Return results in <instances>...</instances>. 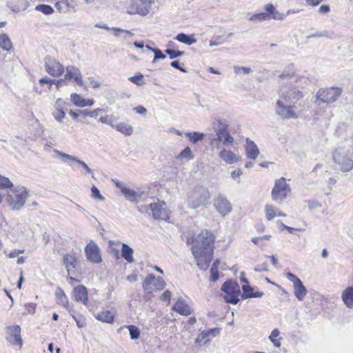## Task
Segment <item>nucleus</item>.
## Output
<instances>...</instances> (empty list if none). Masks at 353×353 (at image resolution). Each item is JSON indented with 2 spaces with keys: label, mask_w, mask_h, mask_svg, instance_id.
Wrapping results in <instances>:
<instances>
[{
  "label": "nucleus",
  "mask_w": 353,
  "mask_h": 353,
  "mask_svg": "<svg viewBox=\"0 0 353 353\" xmlns=\"http://www.w3.org/2000/svg\"><path fill=\"white\" fill-rule=\"evenodd\" d=\"M215 236L211 231L203 230L195 239L188 238L192 244V252L199 269L205 270L212 260Z\"/></svg>",
  "instance_id": "obj_1"
},
{
  "label": "nucleus",
  "mask_w": 353,
  "mask_h": 353,
  "mask_svg": "<svg viewBox=\"0 0 353 353\" xmlns=\"http://www.w3.org/2000/svg\"><path fill=\"white\" fill-rule=\"evenodd\" d=\"M210 198V194L207 188L196 185L188 193L187 206L192 209L199 208L205 205L209 201Z\"/></svg>",
  "instance_id": "obj_2"
},
{
  "label": "nucleus",
  "mask_w": 353,
  "mask_h": 353,
  "mask_svg": "<svg viewBox=\"0 0 353 353\" xmlns=\"http://www.w3.org/2000/svg\"><path fill=\"white\" fill-rule=\"evenodd\" d=\"M332 159L341 172L346 173L353 170V153L351 151L337 148L332 154Z\"/></svg>",
  "instance_id": "obj_3"
},
{
  "label": "nucleus",
  "mask_w": 353,
  "mask_h": 353,
  "mask_svg": "<svg viewBox=\"0 0 353 353\" xmlns=\"http://www.w3.org/2000/svg\"><path fill=\"white\" fill-rule=\"evenodd\" d=\"M28 192L25 187L10 190L6 198L7 203L12 210H19L23 207Z\"/></svg>",
  "instance_id": "obj_4"
},
{
  "label": "nucleus",
  "mask_w": 353,
  "mask_h": 353,
  "mask_svg": "<svg viewBox=\"0 0 353 353\" xmlns=\"http://www.w3.org/2000/svg\"><path fill=\"white\" fill-rule=\"evenodd\" d=\"M291 190L284 177L276 179L271 193L272 199L279 204L282 203L291 193Z\"/></svg>",
  "instance_id": "obj_5"
},
{
  "label": "nucleus",
  "mask_w": 353,
  "mask_h": 353,
  "mask_svg": "<svg viewBox=\"0 0 353 353\" xmlns=\"http://www.w3.org/2000/svg\"><path fill=\"white\" fill-rule=\"evenodd\" d=\"M342 93V89L338 87H330L320 89L316 94L315 103H331L337 100Z\"/></svg>",
  "instance_id": "obj_6"
},
{
  "label": "nucleus",
  "mask_w": 353,
  "mask_h": 353,
  "mask_svg": "<svg viewBox=\"0 0 353 353\" xmlns=\"http://www.w3.org/2000/svg\"><path fill=\"white\" fill-rule=\"evenodd\" d=\"M221 289L225 293L224 299L226 303L234 305L238 303L239 301L240 287L236 282L228 280L223 283Z\"/></svg>",
  "instance_id": "obj_7"
},
{
  "label": "nucleus",
  "mask_w": 353,
  "mask_h": 353,
  "mask_svg": "<svg viewBox=\"0 0 353 353\" xmlns=\"http://www.w3.org/2000/svg\"><path fill=\"white\" fill-rule=\"evenodd\" d=\"M281 98L284 100L285 103H296L299 100L303 98L302 92L294 86H282L280 89Z\"/></svg>",
  "instance_id": "obj_8"
},
{
  "label": "nucleus",
  "mask_w": 353,
  "mask_h": 353,
  "mask_svg": "<svg viewBox=\"0 0 353 353\" xmlns=\"http://www.w3.org/2000/svg\"><path fill=\"white\" fill-rule=\"evenodd\" d=\"M164 280L160 277H155L154 274L148 275L143 282V288L145 291L151 293L154 290H161L165 287Z\"/></svg>",
  "instance_id": "obj_9"
},
{
  "label": "nucleus",
  "mask_w": 353,
  "mask_h": 353,
  "mask_svg": "<svg viewBox=\"0 0 353 353\" xmlns=\"http://www.w3.org/2000/svg\"><path fill=\"white\" fill-rule=\"evenodd\" d=\"M152 0H139L138 2H132L128 8V12L131 14H139L145 16L149 13Z\"/></svg>",
  "instance_id": "obj_10"
},
{
  "label": "nucleus",
  "mask_w": 353,
  "mask_h": 353,
  "mask_svg": "<svg viewBox=\"0 0 353 353\" xmlns=\"http://www.w3.org/2000/svg\"><path fill=\"white\" fill-rule=\"evenodd\" d=\"M46 71L51 76L58 77L64 72V67L55 59L46 57L44 59Z\"/></svg>",
  "instance_id": "obj_11"
},
{
  "label": "nucleus",
  "mask_w": 353,
  "mask_h": 353,
  "mask_svg": "<svg viewBox=\"0 0 353 353\" xmlns=\"http://www.w3.org/2000/svg\"><path fill=\"white\" fill-rule=\"evenodd\" d=\"M286 277L294 284V294L296 298L299 301H302L307 294V289L301 279L292 272H288Z\"/></svg>",
  "instance_id": "obj_12"
},
{
  "label": "nucleus",
  "mask_w": 353,
  "mask_h": 353,
  "mask_svg": "<svg viewBox=\"0 0 353 353\" xmlns=\"http://www.w3.org/2000/svg\"><path fill=\"white\" fill-rule=\"evenodd\" d=\"M213 205L217 212L223 216H225L229 214L232 210V207L230 201L225 196L221 194H219L217 197L214 199Z\"/></svg>",
  "instance_id": "obj_13"
},
{
  "label": "nucleus",
  "mask_w": 353,
  "mask_h": 353,
  "mask_svg": "<svg viewBox=\"0 0 353 353\" xmlns=\"http://www.w3.org/2000/svg\"><path fill=\"white\" fill-rule=\"evenodd\" d=\"M63 263L65 265L70 281H77L72 275L74 274L78 267L77 258L74 254H65L63 257Z\"/></svg>",
  "instance_id": "obj_14"
},
{
  "label": "nucleus",
  "mask_w": 353,
  "mask_h": 353,
  "mask_svg": "<svg viewBox=\"0 0 353 353\" xmlns=\"http://www.w3.org/2000/svg\"><path fill=\"white\" fill-rule=\"evenodd\" d=\"M85 254L88 260L94 263H100L102 261L100 255V249L99 246L92 241L85 246Z\"/></svg>",
  "instance_id": "obj_15"
},
{
  "label": "nucleus",
  "mask_w": 353,
  "mask_h": 353,
  "mask_svg": "<svg viewBox=\"0 0 353 353\" xmlns=\"http://www.w3.org/2000/svg\"><path fill=\"white\" fill-rule=\"evenodd\" d=\"M288 103L284 104L282 100H279L276 103V113L284 119H296L297 118L296 113L292 110L294 106Z\"/></svg>",
  "instance_id": "obj_16"
},
{
  "label": "nucleus",
  "mask_w": 353,
  "mask_h": 353,
  "mask_svg": "<svg viewBox=\"0 0 353 353\" xmlns=\"http://www.w3.org/2000/svg\"><path fill=\"white\" fill-rule=\"evenodd\" d=\"M164 202L152 203L151 213L154 219L164 220L168 217V212L165 208Z\"/></svg>",
  "instance_id": "obj_17"
},
{
  "label": "nucleus",
  "mask_w": 353,
  "mask_h": 353,
  "mask_svg": "<svg viewBox=\"0 0 353 353\" xmlns=\"http://www.w3.org/2000/svg\"><path fill=\"white\" fill-rule=\"evenodd\" d=\"M73 296L75 301L81 302L85 305L88 303L87 288L83 285H78L74 288Z\"/></svg>",
  "instance_id": "obj_18"
},
{
  "label": "nucleus",
  "mask_w": 353,
  "mask_h": 353,
  "mask_svg": "<svg viewBox=\"0 0 353 353\" xmlns=\"http://www.w3.org/2000/svg\"><path fill=\"white\" fill-rule=\"evenodd\" d=\"M55 296H56L57 302L58 304H59V305H62L63 307H64L65 308H66V310L69 312H73V313L74 312V310L73 309V305H70L68 300V297L61 288H58L57 289V290L55 292Z\"/></svg>",
  "instance_id": "obj_19"
},
{
  "label": "nucleus",
  "mask_w": 353,
  "mask_h": 353,
  "mask_svg": "<svg viewBox=\"0 0 353 353\" xmlns=\"http://www.w3.org/2000/svg\"><path fill=\"white\" fill-rule=\"evenodd\" d=\"M172 310L181 315L188 316L192 314L190 307L182 299H179L173 305Z\"/></svg>",
  "instance_id": "obj_20"
},
{
  "label": "nucleus",
  "mask_w": 353,
  "mask_h": 353,
  "mask_svg": "<svg viewBox=\"0 0 353 353\" xmlns=\"http://www.w3.org/2000/svg\"><path fill=\"white\" fill-rule=\"evenodd\" d=\"M245 150L247 157L251 159H256L259 154V149L254 141L250 139H246V144L245 145Z\"/></svg>",
  "instance_id": "obj_21"
},
{
  "label": "nucleus",
  "mask_w": 353,
  "mask_h": 353,
  "mask_svg": "<svg viewBox=\"0 0 353 353\" xmlns=\"http://www.w3.org/2000/svg\"><path fill=\"white\" fill-rule=\"evenodd\" d=\"M264 10L265 11H267V14H268L269 20H283L285 19L286 15L279 12L272 3L266 4L264 7Z\"/></svg>",
  "instance_id": "obj_22"
},
{
  "label": "nucleus",
  "mask_w": 353,
  "mask_h": 353,
  "mask_svg": "<svg viewBox=\"0 0 353 353\" xmlns=\"http://www.w3.org/2000/svg\"><path fill=\"white\" fill-rule=\"evenodd\" d=\"M10 342L16 345H22V339L21 336V327L19 325H15L11 326L10 328Z\"/></svg>",
  "instance_id": "obj_23"
},
{
  "label": "nucleus",
  "mask_w": 353,
  "mask_h": 353,
  "mask_svg": "<svg viewBox=\"0 0 353 353\" xmlns=\"http://www.w3.org/2000/svg\"><path fill=\"white\" fill-rule=\"evenodd\" d=\"M253 288H252L249 285H242V291L241 299H247L250 298H259L261 297L263 294L261 292H253Z\"/></svg>",
  "instance_id": "obj_24"
},
{
  "label": "nucleus",
  "mask_w": 353,
  "mask_h": 353,
  "mask_svg": "<svg viewBox=\"0 0 353 353\" xmlns=\"http://www.w3.org/2000/svg\"><path fill=\"white\" fill-rule=\"evenodd\" d=\"M342 300L348 308H353V287L349 286L342 293Z\"/></svg>",
  "instance_id": "obj_25"
},
{
  "label": "nucleus",
  "mask_w": 353,
  "mask_h": 353,
  "mask_svg": "<svg viewBox=\"0 0 353 353\" xmlns=\"http://www.w3.org/2000/svg\"><path fill=\"white\" fill-rule=\"evenodd\" d=\"M95 318L100 321L112 323L114 322V314L109 310H102L95 315Z\"/></svg>",
  "instance_id": "obj_26"
},
{
  "label": "nucleus",
  "mask_w": 353,
  "mask_h": 353,
  "mask_svg": "<svg viewBox=\"0 0 353 353\" xmlns=\"http://www.w3.org/2000/svg\"><path fill=\"white\" fill-rule=\"evenodd\" d=\"M219 157L228 164H233L238 161L237 157L233 152L225 149L220 152Z\"/></svg>",
  "instance_id": "obj_27"
},
{
  "label": "nucleus",
  "mask_w": 353,
  "mask_h": 353,
  "mask_svg": "<svg viewBox=\"0 0 353 353\" xmlns=\"http://www.w3.org/2000/svg\"><path fill=\"white\" fill-rule=\"evenodd\" d=\"M111 126L126 136H130L133 132L132 126L123 122L111 124Z\"/></svg>",
  "instance_id": "obj_28"
},
{
  "label": "nucleus",
  "mask_w": 353,
  "mask_h": 353,
  "mask_svg": "<svg viewBox=\"0 0 353 353\" xmlns=\"http://www.w3.org/2000/svg\"><path fill=\"white\" fill-rule=\"evenodd\" d=\"M175 39L179 42L183 44L191 46L196 42V39L194 38V34H187L185 33L178 34Z\"/></svg>",
  "instance_id": "obj_29"
},
{
  "label": "nucleus",
  "mask_w": 353,
  "mask_h": 353,
  "mask_svg": "<svg viewBox=\"0 0 353 353\" xmlns=\"http://www.w3.org/2000/svg\"><path fill=\"white\" fill-rule=\"evenodd\" d=\"M0 48L8 52L12 49V43L7 34L2 33L0 34Z\"/></svg>",
  "instance_id": "obj_30"
},
{
  "label": "nucleus",
  "mask_w": 353,
  "mask_h": 353,
  "mask_svg": "<svg viewBox=\"0 0 353 353\" xmlns=\"http://www.w3.org/2000/svg\"><path fill=\"white\" fill-rule=\"evenodd\" d=\"M133 252V249L127 243L122 244L121 256L128 263H132L134 261Z\"/></svg>",
  "instance_id": "obj_31"
},
{
  "label": "nucleus",
  "mask_w": 353,
  "mask_h": 353,
  "mask_svg": "<svg viewBox=\"0 0 353 353\" xmlns=\"http://www.w3.org/2000/svg\"><path fill=\"white\" fill-rule=\"evenodd\" d=\"M121 192L125 198L130 202L137 203V193L134 190L126 187L121 188Z\"/></svg>",
  "instance_id": "obj_32"
},
{
  "label": "nucleus",
  "mask_w": 353,
  "mask_h": 353,
  "mask_svg": "<svg viewBox=\"0 0 353 353\" xmlns=\"http://www.w3.org/2000/svg\"><path fill=\"white\" fill-rule=\"evenodd\" d=\"M264 212L266 219L268 221H270L276 217V214L278 212V208L274 206L272 204H266L265 206Z\"/></svg>",
  "instance_id": "obj_33"
},
{
  "label": "nucleus",
  "mask_w": 353,
  "mask_h": 353,
  "mask_svg": "<svg viewBox=\"0 0 353 353\" xmlns=\"http://www.w3.org/2000/svg\"><path fill=\"white\" fill-rule=\"evenodd\" d=\"M70 314L75 321L79 328L84 327L86 325V319L83 314L76 312L75 310L74 313L70 312Z\"/></svg>",
  "instance_id": "obj_34"
},
{
  "label": "nucleus",
  "mask_w": 353,
  "mask_h": 353,
  "mask_svg": "<svg viewBox=\"0 0 353 353\" xmlns=\"http://www.w3.org/2000/svg\"><path fill=\"white\" fill-rule=\"evenodd\" d=\"M66 74H65V79H72L77 77L81 74L79 69L75 66L68 65L65 68Z\"/></svg>",
  "instance_id": "obj_35"
},
{
  "label": "nucleus",
  "mask_w": 353,
  "mask_h": 353,
  "mask_svg": "<svg viewBox=\"0 0 353 353\" xmlns=\"http://www.w3.org/2000/svg\"><path fill=\"white\" fill-rule=\"evenodd\" d=\"M185 135L193 143H196L199 141L203 140V139L204 138V134L198 132H189L185 133Z\"/></svg>",
  "instance_id": "obj_36"
},
{
  "label": "nucleus",
  "mask_w": 353,
  "mask_h": 353,
  "mask_svg": "<svg viewBox=\"0 0 353 353\" xmlns=\"http://www.w3.org/2000/svg\"><path fill=\"white\" fill-rule=\"evenodd\" d=\"M35 10L42 12L45 15H50L54 12V10L51 6L46 4H39L35 7Z\"/></svg>",
  "instance_id": "obj_37"
},
{
  "label": "nucleus",
  "mask_w": 353,
  "mask_h": 353,
  "mask_svg": "<svg viewBox=\"0 0 353 353\" xmlns=\"http://www.w3.org/2000/svg\"><path fill=\"white\" fill-rule=\"evenodd\" d=\"M79 111V114H81V116L83 117H90L96 118L99 114V113L103 112V110L101 108H97L94 110H83Z\"/></svg>",
  "instance_id": "obj_38"
},
{
  "label": "nucleus",
  "mask_w": 353,
  "mask_h": 353,
  "mask_svg": "<svg viewBox=\"0 0 353 353\" xmlns=\"http://www.w3.org/2000/svg\"><path fill=\"white\" fill-rule=\"evenodd\" d=\"M125 327L128 329L131 339L134 340L139 338L140 330L137 326L134 325H125Z\"/></svg>",
  "instance_id": "obj_39"
},
{
  "label": "nucleus",
  "mask_w": 353,
  "mask_h": 353,
  "mask_svg": "<svg viewBox=\"0 0 353 353\" xmlns=\"http://www.w3.org/2000/svg\"><path fill=\"white\" fill-rule=\"evenodd\" d=\"M228 130V125L226 123L222 121L221 120L217 121V128L216 130V134L225 135Z\"/></svg>",
  "instance_id": "obj_40"
},
{
  "label": "nucleus",
  "mask_w": 353,
  "mask_h": 353,
  "mask_svg": "<svg viewBox=\"0 0 353 353\" xmlns=\"http://www.w3.org/2000/svg\"><path fill=\"white\" fill-rule=\"evenodd\" d=\"M194 156L192 154L190 147H185L177 156V159H185L188 160L192 159Z\"/></svg>",
  "instance_id": "obj_41"
},
{
  "label": "nucleus",
  "mask_w": 353,
  "mask_h": 353,
  "mask_svg": "<svg viewBox=\"0 0 353 353\" xmlns=\"http://www.w3.org/2000/svg\"><path fill=\"white\" fill-rule=\"evenodd\" d=\"M166 54H168L170 59H174L176 57H179L183 56L185 52L183 51H181L179 50H174L168 48L165 50Z\"/></svg>",
  "instance_id": "obj_42"
},
{
  "label": "nucleus",
  "mask_w": 353,
  "mask_h": 353,
  "mask_svg": "<svg viewBox=\"0 0 353 353\" xmlns=\"http://www.w3.org/2000/svg\"><path fill=\"white\" fill-rule=\"evenodd\" d=\"M71 101L76 106L83 108L85 99L77 93H73L71 94Z\"/></svg>",
  "instance_id": "obj_43"
},
{
  "label": "nucleus",
  "mask_w": 353,
  "mask_h": 353,
  "mask_svg": "<svg viewBox=\"0 0 353 353\" xmlns=\"http://www.w3.org/2000/svg\"><path fill=\"white\" fill-rule=\"evenodd\" d=\"M129 81L137 85H143L144 84L143 75L141 73H137L136 75L130 77Z\"/></svg>",
  "instance_id": "obj_44"
},
{
  "label": "nucleus",
  "mask_w": 353,
  "mask_h": 353,
  "mask_svg": "<svg viewBox=\"0 0 353 353\" xmlns=\"http://www.w3.org/2000/svg\"><path fill=\"white\" fill-rule=\"evenodd\" d=\"M259 20L260 21H268L269 20L268 14H267V11L264 12H261L258 14H253L250 18V21Z\"/></svg>",
  "instance_id": "obj_45"
},
{
  "label": "nucleus",
  "mask_w": 353,
  "mask_h": 353,
  "mask_svg": "<svg viewBox=\"0 0 353 353\" xmlns=\"http://www.w3.org/2000/svg\"><path fill=\"white\" fill-rule=\"evenodd\" d=\"M112 30L114 31V34L115 37H119L121 32L124 34L125 39L132 37L134 35V34L129 30H125L118 28H114Z\"/></svg>",
  "instance_id": "obj_46"
},
{
  "label": "nucleus",
  "mask_w": 353,
  "mask_h": 353,
  "mask_svg": "<svg viewBox=\"0 0 353 353\" xmlns=\"http://www.w3.org/2000/svg\"><path fill=\"white\" fill-rule=\"evenodd\" d=\"M294 75V70L292 66L288 67L280 75L279 77L281 79L291 78Z\"/></svg>",
  "instance_id": "obj_47"
},
{
  "label": "nucleus",
  "mask_w": 353,
  "mask_h": 353,
  "mask_svg": "<svg viewBox=\"0 0 353 353\" xmlns=\"http://www.w3.org/2000/svg\"><path fill=\"white\" fill-rule=\"evenodd\" d=\"M39 83L41 85L44 84L48 85V90H51L52 85L55 83V79H50V77L46 76L39 80Z\"/></svg>",
  "instance_id": "obj_48"
},
{
  "label": "nucleus",
  "mask_w": 353,
  "mask_h": 353,
  "mask_svg": "<svg viewBox=\"0 0 353 353\" xmlns=\"http://www.w3.org/2000/svg\"><path fill=\"white\" fill-rule=\"evenodd\" d=\"M208 340L209 338L208 336V333L205 332V331H203L198 335L197 338L195 340V343L197 344H201V343H203L205 344Z\"/></svg>",
  "instance_id": "obj_49"
},
{
  "label": "nucleus",
  "mask_w": 353,
  "mask_h": 353,
  "mask_svg": "<svg viewBox=\"0 0 353 353\" xmlns=\"http://www.w3.org/2000/svg\"><path fill=\"white\" fill-rule=\"evenodd\" d=\"M12 186V183L8 178L0 175V188H10Z\"/></svg>",
  "instance_id": "obj_50"
},
{
  "label": "nucleus",
  "mask_w": 353,
  "mask_h": 353,
  "mask_svg": "<svg viewBox=\"0 0 353 353\" xmlns=\"http://www.w3.org/2000/svg\"><path fill=\"white\" fill-rule=\"evenodd\" d=\"M91 192H92V196L93 198L99 199L101 201L105 200V198L101 194L100 191L95 185H93L91 188Z\"/></svg>",
  "instance_id": "obj_51"
},
{
  "label": "nucleus",
  "mask_w": 353,
  "mask_h": 353,
  "mask_svg": "<svg viewBox=\"0 0 353 353\" xmlns=\"http://www.w3.org/2000/svg\"><path fill=\"white\" fill-rule=\"evenodd\" d=\"M68 103L62 99H58L55 102L56 110H67Z\"/></svg>",
  "instance_id": "obj_52"
},
{
  "label": "nucleus",
  "mask_w": 353,
  "mask_h": 353,
  "mask_svg": "<svg viewBox=\"0 0 353 353\" xmlns=\"http://www.w3.org/2000/svg\"><path fill=\"white\" fill-rule=\"evenodd\" d=\"M55 152L61 157L63 158H65L66 159H68V160H70L72 161H74L75 163H77V161H79V159L74 156H72V155H70V154H65L63 152H60V151H58V150H55Z\"/></svg>",
  "instance_id": "obj_53"
},
{
  "label": "nucleus",
  "mask_w": 353,
  "mask_h": 353,
  "mask_svg": "<svg viewBox=\"0 0 353 353\" xmlns=\"http://www.w3.org/2000/svg\"><path fill=\"white\" fill-rule=\"evenodd\" d=\"M154 57L152 60V63H156L159 59H164L165 58V54L162 52V51L157 48L154 52Z\"/></svg>",
  "instance_id": "obj_54"
},
{
  "label": "nucleus",
  "mask_w": 353,
  "mask_h": 353,
  "mask_svg": "<svg viewBox=\"0 0 353 353\" xmlns=\"http://www.w3.org/2000/svg\"><path fill=\"white\" fill-rule=\"evenodd\" d=\"M53 116L54 117V119L58 121H61L65 116V110H56L54 112H53Z\"/></svg>",
  "instance_id": "obj_55"
},
{
  "label": "nucleus",
  "mask_w": 353,
  "mask_h": 353,
  "mask_svg": "<svg viewBox=\"0 0 353 353\" xmlns=\"http://www.w3.org/2000/svg\"><path fill=\"white\" fill-rule=\"evenodd\" d=\"M79 165H81L84 170L85 172L83 174H93V171L88 167V165L82 160L79 159L77 163Z\"/></svg>",
  "instance_id": "obj_56"
},
{
  "label": "nucleus",
  "mask_w": 353,
  "mask_h": 353,
  "mask_svg": "<svg viewBox=\"0 0 353 353\" xmlns=\"http://www.w3.org/2000/svg\"><path fill=\"white\" fill-rule=\"evenodd\" d=\"M151 210H152V203L148 204V205H142L138 206V208H137V210L140 213H142V214L150 213V212H151Z\"/></svg>",
  "instance_id": "obj_57"
},
{
  "label": "nucleus",
  "mask_w": 353,
  "mask_h": 353,
  "mask_svg": "<svg viewBox=\"0 0 353 353\" xmlns=\"http://www.w3.org/2000/svg\"><path fill=\"white\" fill-rule=\"evenodd\" d=\"M234 141V139L233 137L230 134L229 132H227L226 134H225L224 135V138H223V144L224 145H228L229 144H231L232 143H233Z\"/></svg>",
  "instance_id": "obj_58"
},
{
  "label": "nucleus",
  "mask_w": 353,
  "mask_h": 353,
  "mask_svg": "<svg viewBox=\"0 0 353 353\" xmlns=\"http://www.w3.org/2000/svg\"><path fill=\"white\" fill-rule=\"evenodd\" d=\"M68 3L67 1H58L55 3V8L59 11L62 12L65 7H67Z\"/></svg>",
  "instance_id": "obj_59"
},
{
  "label": "nucleus",
  "mask_w": 353,
  "mask_h": 353,
  "mask_svg": "<svg viewBox=\"0 0 353 353\" xmlns=\"http://www.w3.org/2000/svg\"><path fill=\"white\" fill-rule=\"evenodd\" d=\"M210 281H216L219 279V272L218 269L210 268Z\"/></svg>",
  "instance_id": "obj_60"
},
{
  "label": "nucleus",
  "mask_w": 353,
  "mask_h": 353,
  "mask_svg": "<svg viewBox=\"0 0 353 353\" xmlns=\"http://www.w3.org/2000/svg\"><path fill=\"white\" fill-rule=\"evenodd\" d=\"M170 65L174 68L179 70L183 72H187V70L185 68H183L180 65L179 61L177 60L173 61L170 63Z\"/></svg>",
  "instance_id": "obj_61"
},
{
  "label": "nucleus",
  "mask_w": 353,
  "mask_h": 353,
  "mask_svg": "<svg viewBox=\"0 0 353 353\" xmlns=\"http://www.w3.org/2000/svg\"><path fill=\"white\" fill-rule=\"evenodd\" d=\"M254 271L258 272L268 271V264L266 263H263L261 265H256L254 268Z\"/></svg>",
  "instance_id": "obj_62"
},
{
  "label": "nucleus",
  "mask_w": 353,
  "mask_h": 353,
  "mask_svg": "<svg viewBox=\"0 0 353 353\" xmlns=\"http://www.w3.org/2000/svg\"><path fill=\"white\" fill-rule=\"evenodd\" d=\"M234 70L236 73H238L240 70H241L244 74H249L251 72V68L249 67L234 66Z\"/></svg>",
  "instance_id": "obj_63"
},
{
  "label": "nucleus",
  "mask_w": 353,
  "mask_h": 353,
  "mask_svg": "<svg viewBox=\"0 0 353 353\" xmlns=\"http://www.w3.org/2000/svg\"><path fill=\"white\" fill-rule=\"evenodd\" d=\"M208 333V338L210 336H216L220 333V329L219 328H212L209 330L205 331Z\"/></svg>",
  "instance_id": "obj_64"
}]
</instances>
